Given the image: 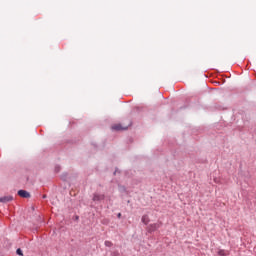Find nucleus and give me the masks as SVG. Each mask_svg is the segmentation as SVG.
Listing matches in <instances>:
<instances>
[{
  "mask_svg": "<svg viewBox=\"0 0 256 256\" xmlns=\"http://www.w3.org/2000/svg\"><path fill=\"white\" fill-rule=\"evenodd\" d=\"M142 223H144V225H147L149 223V216L148 215H143L142 216Z\"/></svg>",
  "mask_w": 256,
  "mask_h": 256,
  "instance_id": "nucleus-6",
  "label": "nucleus"
},
{
  "mask_svg": "<svg viewBox=\"0 0 256 256\" xmlns=\"http://www.w3.org/2000/svg\"><path fill=\"white\" fill-rule=\"evenodd\" d=\"M118 217H121V213H118Z\"/></svg>",
  "mask_w": 256,
  "mask_h": 256,
  "instance_id": "nucleus-12",
  "label": "nucleus"
},
{
  "mask_svg": "<svg viewBox=\"0 0 256 256\" xmlns=\"http://www.w3.org/2000/svg\"><path fill=\"white\" fill-rule=\"evenodd\" d=\"M18 195L19 197H23L24 199H29V197H31V194H29L27 190H19Z\"/></svg>",
  "mask_w": 256,
  "mask_h": 256,
  "instance_id": "nucleus-2",
  "label": "nucleus"
},
{
  "mask_svg": "<svg viewBox=\"0 0 256 256\" xmlns=\"http://www.w3.org/2000/svg\"><path fill=\"white\" fill-rule=\"evenodd\" d=\"M112 256H119V252H112Z\"/></svg>",
  "mask_w": 256,
  "mask_h": 256,
  "instance_id": "nucleus-11",
  "label": "nucleus"
},
{
  "mask_svg": "<svg viewBox=\"0 0 256 256\" xmlns=\"http://www.w3.org/2000/svg\"><path fill=\"white\" fill-rule=\"evenodd\" d=\"M16 253H17V255L23 256V250H21V248H18L16 250Z\"/></svg>",
  "mask_w": 256,
  "mask_h": 256,
  "instance_id": "nucleus-9",
  "label": "nucleus"
},
{
  "mask_svg": "<svg viewBox=\"0 0 256 256\" xmlns=\"http://www.w3.org/2000/svg\"><path fill=\"white\" fill-rule=\"evenodd\" d=\"M61 171V166H55V173H59Z\"/></svg>",
  "mask_w": 256,
  "mask_h": 256,
  "instance_id": "nucleus-10",
  "label": "nucleus"
},
{
  "mask_svg": "<svg viewBox=\"0 0 256 256\" xmlns=\"http://www.w3.org/2000/svg\"><path fill=\"white\" fill-rule=\"evenodd\" d=\"M218 255L219 256H227V255H229V251H227V250H219L218 251Z\"/></svg>",
  "mask_w": 256,
  "mask_h": 256,
  "instance_id": "nucleus-7",
  "label": "nucleus"
},
{
  "mask_svg": "<svg viewBox=\"0 0 256 256\" xmlns=\"http://www.w3.org/2000/svg\"><path fill=\"white\" fill-rule=\"evenodd\" d=\"M116 173H117V170L114 172V175H116Z\"/></svg>",
  "mask_w": 256,
  "mask_h": 256,
  "instance_id": "nucleus-13",
  "label": "nucleus"
},
{
  "mask_svg": "<svg viewBox=\"0 0 256 256\" xmlns=\"http://www.w3.org/2000/svg\"><path fill=\"white\" fill-rule=\"evenodd\" d=\"M11 201H13V196L11 195L0 197V203H11Z\"/></svg>",
  "mask_w": 256,
  "mask_h": 256,
  "instance_id": "nucleus-3",
  "label": "nucleus"
},
{
  "mask_svg": "<svg viewBox=\"0 0 256 256\" xmlns=\"http://www.w3.org/2000/svg\"><path fill=\"white\" fill-rule=\"evenodd\" d=\"M160 227H161L160 223L150 224L148 226V233H153V231H157Z\"/></svg>",
  "mask_w": 256,
  "mask_h": 256,
  "instance_id": "nucleus-1",
  "label": "nucleus"
},
{
  "mask_svg": "<svg viewBox=\"0 0 256 256\" xmlns=\"http://www.w3.org/2000/svg\"><path fill=\"white\" fill-rule=\"evenodd\" d=\"M113 131H127V127H123L121 124H116L112 126Z\"/></svg>",
  "mask_w": 256,
  "mask_h": 256,
  "instance_id": "nucleus-4",
  "label": "nucleus"
},
{
  "mask_svg": "<svg viewBox=\"0 0 256 256\" xmlns=\"http://www.w3.org/2000/svg\"><path fill=\"white\" fill-rule=\"evenodd\" d=\"M105 199V195L104 194H99V193H95L93 196V201H103Z\"/></svg>",
  "mask_w": 256,
  "mask_h": 256,
  "instance_id": "nucleus-5",
  "label": "nucleus"
},
{
  "mask_svg": "<svg viewBox=\"0 0 256 256\" xmlns=\"http://www.w3.org/2000/svg\"><path fill=\"white\" fill-rule=\"evenodd\" d=\"M104 245H105V247H113V242H111V241H109V240H106V241L104 242Z\"/></svg>",
  "mask_w": 256,
  "mask_h": 256,
  "instance_id": "nucleus-8",
  "label": "nucleus"
}]
</instances>
